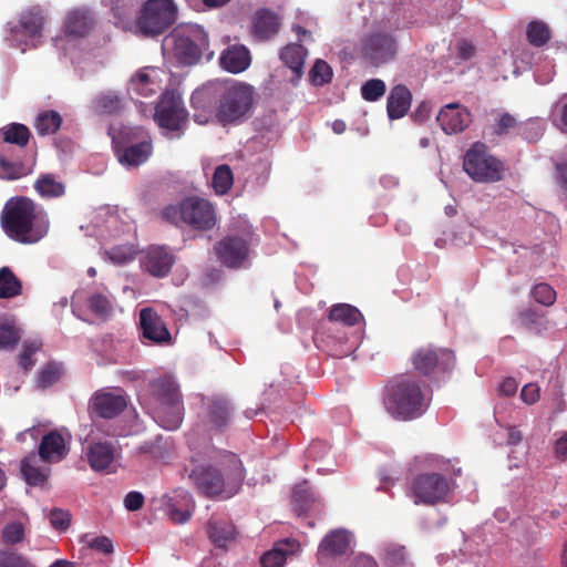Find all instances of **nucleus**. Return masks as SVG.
<instances>
[{
  "label": "nucleus",
  "mask_w": 567,
  "mask_h": 567,
  "mask_svg": "<svg viewBox=\"0 0 567 567\" xmlns=\"http://www.w3.org/2000/svg\"><path fill=\"white\" fill-rule=\"evenodd\" d=\"M194 121L206 124L215 117L223 125L247 118L254 105V87L247 83L218 80L196 90L190 97Z\"/></svg>",
  "instance_id": "1"
},
{
  "label": "nucleus",
  "mask_w": 567,
  "mask_h": 567,
  "mask_svg": "<svg viewBox=\"0 0 567 567\" xmlns=\"http://www.w3.org/2000/svg\"><path fill=\"white\" fill-rule=\"evenodd\" d=\"M188 478L205 497L227 499L239 492L245 468L236 454L224 451L219 453L215 464L194 467Z\"/></svg>",
  "instance_id": "2"
},
{
  "label": "nucleus",
  "mask_w": 567,
  "mask_h": 567,
  "mask_svg": "<svg viewBox=\"0 0 567 567\" xmlns=\"http://www.w3.org/2000/svg\"><path fill=\"white\" fill-rule=\"evenodd\" d=\"M1 225L7 236L21 244H35L49 233L47 212L28 197H14L4 205Z\"/></svg>",
  "instance_id": "3"
},
{
  "label": "nucleus",
  "mask_w": 567,
  "mask_h": 567,
  "mask_svg": "<svg viewBox=\"0 0 567 567\" xmlns=\"http://www.w3.org/2000/svg\"><path fill=\"white\" fill-rule=\"evenodd\" d=\"M430 388L412 374H400L385 386L383 403L388 413L399 421L422 416L430 406Z\"/></svg>",
  "instance_id": "4"
},
{
  "label": "nucleus",
  "mask_w": 567,
  "mask_h": 567,
  "mask_svg": "<svg viewBox=\"0 0 567 567\" xmlns=\"http://www.w3.org/2000/svg\"><path fill=\"white\" fill-rule=\"evenodd\" d=\"M151 414L163 429L177 430L184 417L178 385L169 378H158L148 384Z\"/></svg>",
  "instance_id": "5"
},
{
  "label": "nucleus",
  "mask_w": 567,
  "mask_h": 567,
  "mask_svg": "<svg viewBox=\"0 0 567 567\" xmlns=\"http://www.w3.org/2000/svg\"><path fill=\"white\" fill-rule=\"evenodd\" d=\"M159 217L175 226L186 224L196 230H209L216 225V212L207 199L190 196L178 205H167Z\"/></svg>",
  "instance_id": "6"
},
{
  "label": "nucleus",
  "mask_w": 567,
  "mask_h": 567,
  "mask_svg": "<svg viewBox=\"0 0 567 567\" xmlns=\"http://www.w3.org/2000/svg\"><path fill=\"white\" fill-rule=\"evenodd\" d=\"M164 48L172 47L173 53L179 63L193 65L197 63L204 51L208 49L209 41L205 30L198 25L176 29L165 38Z\"/></svg>",
  "instance_id": "7"
},
{
  "label": "nucleus",
  "mask_w": 567,
  "mask_h": 567,
  "mask_svg": "<svg viewBox=\"0 0 567 567\" xmlns=\"http://www.w3.org/2000/svg\"><path fill=\"white\" fill-rule=\"evenodd\" d=\"M454 487V481L440 473H421L408 484V495L414 504L435 505L445 502Z\"/></svg>",
  "instance_id": "8"
},
{
  "label": "nucleus",
  "mask_w": 567,
  "mask_h": 567,
  "mask_svg": "<svg viewBox=\"0 0 567 567\" xmlns=\"http://www.w3.org/2000/svg\"><path fill=\"white\" fill-rule=\"evenodd\" d=\"M176 17L173 0H147L136 19V28L144 35H158L175 23Z\"/></svg>",
  "instance_id": "9"
},
{
  "label": "nucleus",
  "mask_w": 567,
  "mask_h": 567,
  "mask_svg": "<svg viewBox=\"0 0 567 567\" xmlns=\"http://www.w3.org/2000/svg\"><path fill=\"white\" fill-rule=\"evenodd\" d=\"M463 168L466 174L478 183H495L503 178V163L488 154L486 146L475 143L464 155Z\"/></svg>",
  "instance_id": "10"
},
{
  "label": "nucleus",
  "mask_w": 567,
  "mask_h": 567,
  "mask_svg": "<svg viewBox=\"0 0 567 567\" xmlns=\"http://www.w3.org/2000/svg\"><path fill=\"white\" fill-rule=\"evenodd\" d=\"M413 369L426 378H439L455 365V354L449 348L426 344L417 348L410 358Z\"/></svg>",
  "instance_id": "11"
},
{
  "label": "nucleus",
  "mask_w": 567,
  "mask_h": 567,
  "mask_svg": "<svg viewBox=\"0 0 567 567\" xmlns=\"http://www.w3.org/2000/svg\"><path fill=\"white\" fill-rule=\"evenodd\" d=\"M398 44L392 33L372 32L363 37L360 48L361 59L372 66H379L396 55Z\"/></svg>",
  "instance_id": "12"
},
{
  "label": "nucleus",
  "mask_w": 567,
  "mask_h": 567,
  "mask_svg": "<svg viewBox=\"0 0 567 567\" xmlns=\"http://www.w3.org/2000/svg\"><path fill=\"white\" fill-rule=\"evenodd\" d=\"M154 120L168 131H179L187 120V112L179 95L165 92L155 107Z\"/></svg>",
  "instance_id": "13"
},
{
  "label": "nucleus",
  "mask_w": 567,
  "mask_h": 567,
  "mask_svg": "<svg viewBox=\"0 0 567 567\" xmlns=\"http://www.w3.org/2000/svg\"><path fill=\"white\" fill-rule=\"evenodd\" d=\"M217 259L227 268H240L249 256L248 241L238 235H228L214 245Z\"/></svg>",
  "instance_id": "14"
},
{
  "label": "nucleus",
  "mask_w": 567,
  "mask_h": 567,
  "mask_svg": "<svg viewBox=\"0 0 567 567\" xmlns=\"http://www.w3.org/2000/svg\"><path fill=\"white\" fill-rule=\"evenodd\" d=\"M44 17L40 7H33L21 13L18 24L10 28L9 40L12 47L27 45L28 40L41 35Z\"/></svg>",
  "instance_id": "15"
},
{
  "label": "nucleus",
  "mask_w": 567,
  "mask_h": 567,
  "mask_svg": "<svg viewBox=\"0 0 567 567\" xmlns=\"http://www.w3.org/2000/svg\"><path fill=\"white\" fill-rule=\"evenodd\" d=\"M127 406L126 396L121 391H96L90 399V412L102 419H114Z\"/></svg>",
  "instance_id": "16"
},
{
  "label": "nucleus",
  "mask_w": 567,
  "mask_h": 567,
  "mask_svg": "<svg viewBox=\"0 0 567 567\" xmlns=\"http://www.w3.org/2000/svg\"><path fill=\"white\" fill-rule=\"evenodd\" d=\"M68 454L66 441L58 430H52L41 437L37 454L41 462L56 464L65 460Z\"/></svg>",
  "instance_id": "17"
},
{
  "label": "nucleus",
  "mask_w": 567,
  "mask_h": 567,
  "mask_svg": "<svg viewBox=\"0 0 567 567\" xmlns=\"http://www.w3.org/2000/svg\"><path fill=\"white\" fill-rule=\"evenodd\" d=\"M142 336L153 343L163 344L172 341L171 332L161 316L152 308H144L140 312Z\"/></svg>",
  "instance_id": "18"
},
{
  "label": "nucleus",
  "mask_w": 567,
  "mask_h": 567,
  "mask_svg": "<svg viewBox=\"0 0 567 567\" xmlns=\"http://www.w3.org/2000/svg\"><path fill=\"white\" fill-rule=\"evenodd\" d=\"M436 121L446 134H456L470 125L471 113L458 103H450L441 109Z\"/></svg>",
  "instance_id": "19"
},
{
  "label": "nucleus",
  "mask_w": 567,
  "mask_h": 567,
  "mask_svg": "<svg viewBox=\"0 0 567 567\" xmlns=\"http://www.w3.org/2000/svg\"><path fill=\"white\" fill-rule=\"evenodd\" d=\"M235 413L233 403L225 396L209 398L206 403V417L209 425L216 430L227 427Z\"/></svg>",
  "instance_id": "20"
},
{
  "label": "nucleus",
  "mask_w": 567,
  "mask_h": 567,
  "mask_svg": "<svg viewBox=\"0 0 567 567\" xmlns=\"http://www.w3.org/2000/svg\"><path fill=\"white\" fill-rule=\"evenodd\" d=\"M153 151L150 137H143L141 141L131 145L116 144L115 152L118 161L127 166L136 167L145 163Z\"/></svg>",
  "instance_id": "21"
},
{
  "label": "nucleus",
  "mask_w": 567,
  "mask_h": 567,
  "mask_svg": "<svg viewBox=\"0 0 567 567\" xmlns=\"http://www.w3.org/2000/svg\"><path fill=\"white\" fill-rule=\"evenodd\" d=\"M40 457L31 452L21 460L20 472L29 486L43 488L48 484L51 470L45 465H40Z\"/></svg>",
  "instance_id": "22"
},
{
  "label": "nucleus",
  "mask_w": 567,
  "mask_h": 567,
  "mask_svg": "<svg viewBox=\"0 0 567 567\" xmlns=\"http://www.w3.org/2000/svg\"><path fill=\"white\" fill-rule=\"evenodd\" d=\"M307 54V49L299 43H289L280 51V60L292 72V78L290 79L292 85H298L303 76Z\"/></svg>",
  "instance_id": "23"
},
{
  "label": "nucleus",
  "mask_w": 567,
  "mask_h": 567,
  "mask_svg": "<svg viewBox=\"0 0 567 567\" xmlns=\"http://www.w3.org/2000/svg\"><path fill=\"white\" fill-rule=\"evenodd\" d=\"M195 509L192 495L185 489H176L167 503V515L173 523H186Z\"/></svg>",
  "instance_id": "24"
},
{
  "label": "nucleus",
  "mask_w": 567,
  "mask_h": 567,
  "mask_svg": "<svg viewBox=\"0 0 567 567\" xmlns=\"http://www.w3.org/2000/svg\"><path fill=\"white\" fill-rule=\"evenodd\" d=\"M174 264V256L164 247L152 246L147 249L144 260L146 270L154 277H165Z\"/></svg>",
  "instance_id": "25"
},
{
  "label": "nucleus",
  "mask_w": 567,
  "mask_h": 567,
  "mask_svg": "<svg viewBox=\"0 0 567 567\" xmlns=\"http://www.w3.org/2000/svg\"><path fill=\"white\" fill-rule=\"evenodd\" d=\"M220 65L226 71L237 74L247 70L251 63L249 50L243 44H234L224 50Z\"/></svg>",
  "instance_id": "26"
},
{
  "label": "nucleus",
  "mask_w": 567,
  "mask_h": 567,
  "mask_svg": "<svg viewBox=\"0 0 567 567\" xmlns=\"http://www.w3.org/2000/svg\"><path fill=\"white\" fill-rule=\"evenodd\" d=\"M300 547L299 542L293 538H285L276 542L272 548L266 551L261 558L262 567H282L287 558Z\"/></svg>",
  "instance_id": "27"
},
{
  "label": "nucleus",
  "mask_w": 567,
  "mask_h": 567,
  "mask_svg": "<svg viewBox=\"0 0 567 567\" xmlns=\"http://www.w3.org/2000/svg\"><path fill=\"white\" fill-rule=\"evenodd\" d=\"M412 102L411 91L403 84L393 86L386 101V112L390 120L403 117L410 110Z\"/></svg>",
  "instance_id": "28"
},
{
  "label": "nucleus",
  "mask_w": 567,
  "mask_h": 567,
  "mask_svg": "<svg viewBox=\"0 0 567 567\" xmlns=\"http://www.w3.org/2000/svg\"><path fill=\"white\" fill-rule=\"evenodd\" d=\"M350 545V535L343 529H336L328 533L319 544L318 557H331L343 555Z\"/></svg>",
  "instance_id": "29"
},
{
  "label": "nucleus",
  "mask_w": 567,
  "mask_h": 567,
  "mask_svg": "<svg viewBox=\"0 0 567 567\" xmlns=\"http://www.w3.org/2000/svg\"><path fill=\"white\" fill-rule=\"evenodd\" d=\"M90 107L96 115H118L124 110V99L114 91L101 92L91 101Z\"/></svg>",
  "instance_id": "30"
},
{
  "label": "nucleus",
  "mask_w": 567,
  "mask_h": 567,
  "mask_svg": "<svg viewBox=\"0 0 567 567\" xmlns=\"http://www.w3.org/2000/svg\"><path fill=\"white\" fill-rule=\"evenodd\" d=\"M86 460L95 472L106 470L114 461V446L110 442L91 443L86 450Z\"/></svg>",
  "instance_id": "31"
},
{
  "label": "nucleus",
  "mask_w": 567,
  "mask_h": 567,
  "mask_svg": "<svg viewBox=\"0 0 567 567\" xmlns=\"http://www.w3.org/2000/svg\"><path fill=\"white\" fill-rule=\"evenodd\" d=\"M279 28L280 20L277 14L266 9L256 12L252 22V33L258 40H269L278 33Z\"/></svg>",
  "instance_id": "32"
},
{
  "label": "nucleus",
  "mask_w": 567,
  "mask_h": 567,
  "mask_svg": "<svg viewBox=\"0 0 567 567\" xmlns=\"http://www.w3.org/2000/svg\"><path fill=\"white\" fill-rule=\"evenodd\" d=\"M93 25L94 18L89 10L75 9L66 16L64 31L69 35L85 37Z\"/></svg>",
  "instance_id": "33"
},
{
  "label": "nucleus",
  "mask_w": 567,
  "mask_h": 567,
  "mask_svg": "<svg viewBox=\"0 0 567 567\" xmlns=\"http://www.w3.org/2000/svg\"><path fill=\"white\" fill-rule=\"evenodd\" d=\"M131 90L141 96L148 97L156 94L159 90V83L156 80L155 69H142L131 79Z\"/></svg>",
  "instance_id": "34"
},
{
  "label": "nucleus",
  "mask_w": 567,
  "mask_h": 567,
  "mask_svg": "<svg viewBox=\"0 0 567 567\" xmlns=\"http://www.w3.org/2000/svg\"><path fill=\"white\" fill-rule=\"evenodd\" d=\"M207 535L218 547H226L235 538V526L227 519L210 518L207 524Z\"/></svg>",
  "instance_id": "35"
},
{
  "label": "nucleus",
  "mask_w": 567,
  "mask_h": 567,
  "mask_svg": "<svg viewBox=\"0 0 567 567\" xmlns=\"http://www.w3.org/2000/svg\"><path fill=\"white\" fill-rule=\"evenodd\" d=\"M21 279L8 266L0 268V299H13L22 295Z\"/></svg>",
  "instance_id": "36"
},
{
  "label": "nucleus",
  "mask_w": 567,
  "mask_h": 567,
  "mask_svg": "<svg viewBox=\"0 0 567 567\" xmlns=\"http://www.w3.org/2000/svg\"><path fill=\"white\" fill-rule=\"evenodd\" d=\"M362 318L359 309L349 303L333 305L328 313V319L331 322L342 323L348 327L358 324Z\"/></svg>",
  "instance_id": "37"
},
{
  "label": "nucleus",
  "mask_w": 567,
  "mask_h": 567,
  "mask_svg": "<svg viewBox=\"0 0 567 567\" xmlns=\"http://www.w3.org/2000/svg\"><path fill=\"white\" fill-rule=\"evenodd\" d=\"M30 136L29 127L20 123H11L0 128V138L7 144L24 147L28 145Z\"/></svg>",
  "instance_id": "38"
},
{
  "label": "nucleus",
  "mask_w": 567,
  "mask_h": 567,
  "mask_svg": "<svg viewBox=\"0 0 567 567\" xmlns=\"http://www.w3.org/2000/svg\"><path fill=\"white\" fill-rule=\"evenodd\" d=\"M34 189L44 198L61 197L65 193L64 184L56 181L52 174L40 176L34 183Z\"/></svg>",
  "instance_id": "39"
},
{
  "label": "nucleus",
  "mask_w": 567,
  "mask_h": 567,
  "mask_svg": "<svg viewBox=\"0 0 567 567\" xmlns=\"http://www.w3.org/2000/svg\"><path fill=\"white\" fill-rule=\"evenodd\" d=\"M62 117L56 111H45L37 116L35 130L39 135H50L61 127Z\"/></svg>",
  "instance_id": "40"
},
{
  "label": "nucleus",
  "mask_w": 567,
  "mask_h": 567,
  "mask_svg": "<svg viewBox=\"0 0 567 567\" xmlns=\"http://www.w3.org/2000/svg\"><path fill=\"white\" fill-rule=\"evenodd\" d=\"M526 38L529 44L540 48L550 40L551 32L546 23L534 20L527 24Z\"/></svg>",
  "instance_id": "41"
},
{
  "label": "nucleus",
  "mask_w": 567,
  "mask_h": 567,
  "mask_svg": "<svg viewBox=\"0 0 567 567\" xmlns=\"http://www.w3.org/2000/svg\"><path fill=\"white\" fill-rule=\"evenodd\" d=\"M234 183V175L231 168L227 164H223L216 167L212 186L216 194L225 195L231 188Z\"/></svg>",
  "instance_id": "42"
},
{
  "label": "nucleus",
  "mask_w": 567,
  "mask_h": 567,
  "mask_svg": "<svg viewBox=\"0 0 567 567\" xmlns=\"http://www.w3.org/2000/svg\"><path fill=\"white\" fill-rule=\"evenodd\" d=\"M545 123L540 118H528L520 122L517 134L528 142H537L544 134Z\"/></svg>",
  "instance_id": "43"
},
{
  "label": "nucleus",
  "mask_w": 567,
  "mask_h": 567,
  "mask_svg": "<svg viewBox=\"0 0 567 567\" xmlns=\"http://www.w3.org/2000/svg\"><path fill=\"white\" fill-rule=\"evenodd\" d=\"M28 174L24 164L18 161H10L0 152V177L4 179H18Z\"/></svg>",
  "instance_id": "44"
},
{
  "label": "nucleus",
  "mask_w": 567,
  "mask_h": 567,
  "mask_svg": "<svg viewBox=\"0 0 567 567\" xmlns=\"http://www.w3.org/2000/svg\"><path fill=\"white\" fill-rule=\"evenodd\" d=\"M332 69L323 60L318 59L309 71V79L316 86H321L332 80Z\"/></svg>",
  "instance_id": "45"
},
{
  "label": "nucleus",
  "mask_w": 567,
  "mask_h": 567,
  "mask_svg": "<svg viewBox=\"0 0 567 567\" xmlns=\"http://www.w3.org/2000/svg\"><path fill=\"white\" fill-rule=\"evenodd\" d=\"M386 91L385 83L380 79H371L361 86V96L368 102H375L381 99Z\"/></svg>",
  "instance_id": "46"
},
{
  "label": "nucleus",
  "mask_w": 567,
  "mask_h": 567,
  "mask_svg": "<svg viewBox=\"0 0 567 567\" xmlns=\"http://www.w3.org/2000/svg\"><path fill=\"white\" fill-rule=\"evenodd\" d=\"M90 310L97 317H109L113 311V306L110 299L103 293H94L89 299Z\"/></svg>",
  "instance_id": "47"
},
{
  "label": "nucleus",
  "mask_w": 567,
  "mask_h": 567,
  "mask_svg": "<svg viewBox=\"0 0 567 567\" xmlns=\"http://www.w3.org/2000/svg\"><path fill=\"white\" fill-rule=\"evenodd\" d=\"M519 322L525 329L539 332L544 326V318L537 311L526 309L519 312Z\"/></svg>",
  "instance_id": "48"
},
{
  "label": "nucleus",
  "mask_w": 567,
  "mask_h": 567,
  "mask_svg": "<svg viewBox=\"0 0 567 567\" xmlns=\"http://www.w3.org/2000/svg\"><path fill=\"white\" fill-rule=\"evenodd\" d=\"M62 369L55 363H48L39 373L38 382L40 386L48 388L59 381Z\"/></svg>",
  "instance_id": "49"
},
{
  "label": "nucleus",
  "mask_w": 567,
  "mask_h": 567,
  "mask_svg": "<svg viewBox=\"0 0 567 567\" xmlns=\"http://www.w3.org/2000/svg\"><path fill=\"white\" fill-rule=\"evenodd\" d=\"M20 340L19 330L8 323H0V348H13Z\"/></svg>",
  "instance_id": "50"
},
{
  "label": "nucleus",
  "mask_w": 567,
  "mask_h": 567,
  "mask_svg": "<svg viewBox=\"0 0 567 567\" xmlns=\"http://www.w3.org/2000/svg\"><path fill=\"white\" fill-rule=\"evenodd\" d=\"M81 542L85 544L89 548L103 553L105 555L113 553V544L111 539L106 536L91 537L90 535L86 534L81 538Z\"/></svg>",
  "instance_id": "51"
},
{
  "label": "nucleus",
  "mask_w": 567,
  "mask_h": 567,
  "mask_svg": "<svg viewBox=\"0 0 567 567\" xmlns=\"http://www.w3.org/2000/svg\"><path fill=\"white\" fill-rule=\"evenodd\" d=\"M534 299L544 306H551L556 300V291L547 284H538L533 290Z\"/></svg>",
  "instance_id": "52"
},
{
  "label": "nucleus",
  "mask_w": 567,
  "mask_h": 567,
  "mask_svg": "<svg viewBox=\"0 0 567 567\" xmlns=\"http://www.w3.org/2000/svg\"><path fill=\"white\" fill-rule=\"evenodd\" d=\"M109 259L116 265H124L135 258V250L128 246H116L106 251Z\"/></svg>",
  "instance_id": "53"
},
{
  "label": "nucleus",
  "mask_w": 567,
  "mask_h": 567,
  "mask_svg": "<svg viewBox=\"0 0 567 567\" xmlns=\"http://www.w3.org/2000/svg\"><path fill=\"white\" fill-rule=\"evenodd\" d=\"M384 560L392 567L401 566L405 560V547L396 544L386 545Z\"/></svg>",
  "instance_id": "54"
},
{
  "label": "nucleus",
  "mask_w": 567,
  "mask_h": 567,
  "mask_svg": "<svg viewBox=\"0 0 567 567\" xmlns=\"http://www.w3.org/2000/svg\"><path fill=\"white\" fill-rule=\"evenodd\" d=\"M141 0H111L112 11L114 16L121 20L131 16L135 7Z\"/></svg>",
  "instance_id": "55"
},
{
  "label": "nucleus",
  "mask_w": 567,
  "mask_h": 567,
  "mask_svg": "<svg viewBox=\"0 0 567 567\" xmlns=\"http://www.w3.org/2000/svg\"><path fill=\"white\" fill-rule=\"evenodd\" d=\"M519 123L514 115L509 113H503L499 115L494 126V132L497 135H507L512 130L518 131Z\"/></svg>",
  "instance_id": "56"
},
{
  "label": "nucleus",
  "mask_w": 567,
  "mask_h": 567,
  "mask_svg": "<svg viewBox=\"0 0 567 567\" xmlns=\"http://www.w3.org/2000/svg\"><path fill=\"white\" fill-rule=\"evenodd\" d=\"M24 537V528L20 523H11L2 530L3 542L7 544H18Z\"/></svg>",
  "instance_id": "57"
},
{
  "label": "nucleus",
  "mask_w": 567,
  "mask_h": 567,
  "mask_svg": "<svg viewBox=\"0 0 567 567\" xmlns=\"http://www.w3.org/2000/svg\"><path fill=\"white\" fill-rule=\"evenodd\" d=\"M0 567H33L22 555L2 551L0 553Z\"/></svg>",
  "instance_id": "58"
},
{
  "label": "nucleus",
  "mask_w": 567,
  "mask_h": 567,
  "mask_svg": "<svg viewBox=\"0 0 567 567\" xmlns=\"http://www.w3.org/2000/svg\"><path fill=\"white\" fill-rule=\"evenodd\" d=\"M39 350L35 343L23 344L22 351L19 354L18 363L24 371H29L34 365L33 355Z\"/></svg>",
  "instance_id": "59"
},
{
  "label": "nucleus",
  "mask_w": 567,
  "mask_h": 567,
  "mask_svg": "<svg viewBox=\"0 0 567 567\" xmlns=\"http://www.w3.org/2000/svg\"><path fill=\"white\" fill-rule=\"evenodd\" d=\"M51 525L59 530H65L71 523V515L69 512L55 508L50 513Z\"/></svg>",
  "instance_id": "60"
},
{
  "label": "nucleus",
  "mask_w": 567,
  "mask_h": 567,
  "mask_svg": "<svg viewBox=\"0 0 567 567\" xmlns=\"http://www.w3.org/2000/svg\"><path fill=\"white\" fill-rule=\"evenodd\" d=\"M520 398L526 404H534L540 398V389L535 383L525 384L520 392Z\"/></svg>",
  "instance_id": "61"
},
{
  "label": "nucleus",
  "mask_w": 567,
  "mask_h": 567,
  "mask_svg": "<svg viewBox=\"0 0 567 567\" xmlns=\"http://www.w3.org/2000/svg\"><path fill=\"white\" fill-rule=\"evenodd\" d=\"M144 496L140 492L132 491L124 498L125 508L130 512H136L143 507Z\"/></svg>",
  "instance_id": "62"
},
{
  "label": "nucleus",
  "mask_w": 567,
  "mask_h": 567,
  "mask_svg": "<svg viewBox=\"0 0 567 567\" xmlns=\"http://www.w3.org/2000/svg\"><path fill=\"white\" fill-rule=\"evenodd\" d=\"M556 112L564 126V131H567V96L561 97L556 105Z\"/></svg>",
  "instance_id": "63"
},
{
  "label": "nucleus",
  "mask_w": 567,
  "mask_h": 567,
  "mask_svg": "<svg viewBox=\"0 0 567 567\" xmlns=\"http://www.w3.org/2000/svg\"><path fill=\"white\" fill-rule=\"evenodd\" d=\"M554 451L557 457L565 458L567 456V433H564L556 442Z\"/></svg>",
  "instance_id": "64"
}]
</instances>
